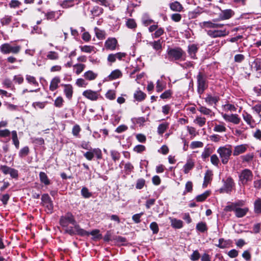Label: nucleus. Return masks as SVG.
I'll return each instance as SVG.
<instances>
[{
  "label": "nucleus",
  "mask_w": 261,
  "mask_h": 261,
  "mask_svg": "<svg viewBox=\"0 0 261 261\" xmlns=\"http://www.w3.org/2000/svg\"><path fill=\"white\" fill-rule=\"evenodd\" d=\"M61 225L65 228V231L70 235L78 234L81 236L88 234V233L80 227L70 213H66L61 217L60 220Z\"/></svg>",
  "instance_id": "obj_1"
},
{
  "label": "nucleus",
  "mask_w": 261,
  "mask_h": 261,
  "mask_svg": "<svg viewBox=\"0 0 261 261\" xmlns=\"http://www.w3.org/2000/svg\"><path fill=\"white\" fill-rule=\"evenodd\" d=\"M196 78L197 81V92L199 94H201L208 86L206 75L204 73L199 72Z\"/></svg>",
  "instance_id": "obj_2"
},
{
  "label": "nucleus",
  "mask_w": 261,
  "mask_h": 261,
  "mask_svg": "<svg viewBox=\"0 0 261 261\" xmlns=\"http://www.w3.org/2000/svg\"><path fill=\"white\" fill-rule=\"evenodd\" d=\"M167 54L168 59L170 61L181 60L185 53L180 48L177 47L168 49Z\"/></svg>",
  "instance_id": "obj_3"
},
{
  "label": "nucleus",
  "mask_w": 261,
  "mask_h": 261,
  "mask_svg": "<svg viewBox=\"0 0 261 261\" xmlns=\"http://www.w3.org/2000/svg\"><path fill=\"white\" fill-rule=\"evenodd\" d=\"M217 152L220 155L222 163L223 164H226L229 161L230 156L232 153V151L229 148L220 147L218 149Z\"/></svg>",
  "instance_id": "obj_4"
},
{
  "label": "nucleus",
  "mask_w": 261,
  "mask_h": 261,
  "mask_svg": "<svg viewBox=\"0 0 261 261\" xmlns=\"http://www.w3.org/2000/svg\"><path fill=\"white\" fill-rule=\"evenodd\" d=\"M253 174L251 171L248 169L242 170L239 176V181L243 185H246L253 179Z\"/></svg>",
  "instance_id": "obj_5"
},
{
  "label": "nucleus",
  "mask_w": 261,
  "mask_h": 261,
  "mask_svg": "<svg viewBox=\"0 0 261 261\" xmlns=\"http://www.w3.org/2000/svg\"><path fill=\"white\" fill-rule=\"evenodd\" d=\"M21 49L19 45L11 46L9 43H4L0 46V50L2 53L5 54L12 53L14 54H18Z\"/></svg>",
  "instance_id": "obj_6"
},
{
  "label": "nucleus",
  "mask_w": 261,
  "mask_h": 261,
  "mask_svg": "<svg viewBox=\"0 0 261 261\" xmlns=\"http://www.w3.org/2000/svg\"><path fill=\"white\" fill-rule=\"evenodd\" d=\"M219 29H215L214 30H210L207 31V34L212 38H217L225 37L229 34V31L224 29L223 27Z\"/></svg>",
  "instance_id": "obj_7"
},
{
  "label": "nucleus",
  "mask_w": 261,
  "mask_h": 261,
  "mask_svg": "<svg viewBox=\"0 0 261 261\" xmlns=\"http://www.w3.org/2000/svg\"><path fill=\"white\" fill-rule=\"evenodd\" d=\"M234 185L233 179L231 177H228L224 181L223 186L219 189V192L230 193Z\"/></svg>",
  "instance_id": "obj_8"
},
{
  "label": "nucleus",
  "mask_w": 261,
  "mask_h": 261,
  "mask_svg": "<svg viewBox=\"0 0 261 261\" xmlns=\"http://www.w3.org/2000/svg\"><path fill=\"white\" fill-rule=\"evenodd\" d=\"M83 95L92 101L97 100L100 97L99 91H93L91 89L84 91L83 92Z\"/></svg>",
  "instance_id": "obj_9"
},
{
  "label": "nucleus",
  "mask_w": 261,
  "mask_h": 261,
  "mask_svg": "<svg viewBox=\"0 0 261 261\" xmlns=\"http://www.w3.org/2000/svg\"><path fill=\"white\" fill-rule=\"evenodd\" d=\"M216 20H213L212 21H203L200 23V25L203 28L210 29H219L224 27V24L222 23H216Z\"/></svg>",
  "instance_id": "obj_10"
},
{
  "label": "nucleus",
  "mask_w": 261,
  "mask_h": 261,
  "mask_svg": "<svg viewBox=\"0 0 261 261\" xmlns=\"http://www.w3.org/2000/svg\"><path fill=\"white\" fill-rule=\"evenodd\" d=\"M61 86L63 87V92L66 98L70 100L72 99L73 93V88L70 84H62Z\"/></svg>",
  "instance_id": "obj_11"
},
{
  "label": "nucleus",
  "mask_w": 261,
  "mask_h": 261,
  "mask_svg": "<svg viewBox=\"0 0 261 261\" xmlns=\"http://www.w3.org/2000/svg\"><path fill=\"white\" fill-rule=\"evenodd\" d=\"M222 117L226 121L230 122L236 124H239L240 121V119L237 114L227 115L224 114H223Z\"/></svg>",
  "instance_id": "obj_12"
},
{
  "label": "nucleus",
  "mask_w": 261,
  "mask_h": 261,
  "mask_svg": "<svg viewBox=\"0 0 261 261\" xmlns=\"http://www.w3.org/2000/svg\"><path fill=\"white\" fill-rule=\"evenodd\" d=\"M62 15L61 11H49L45 13V16L47 20H57Z\"/></svg>",
  "instance_id": "obj_13"
},
{
  "label": "nucleus",
  "mask_w": 261,
  "mask_h": 261,
  "mask_svg": "<svg viewBox=\"0 0 261 261\" xmlns=\"http://www.w3.org/2000/svg\"><path fill=\"white\" fill-rule=\"evenodd\" d=\"M126 54L124 53H117L116 54H111L109 55L108 57V61L109 62L113 63L116 61V59L119 60H122L123 57H125Z\"/></svg>",
  "instance_id": "obj_14"
},
{
  "label": "nucleus",
  "mask_w": 261,
  "mask_h": 261,
  "mask_svg": "<svg viewBox=\"0 0 261 261\" xmlns=\"http://www.w3.org/2000/svg\"><path fill=\"white\" fill-rule=\"evenodd\" d=\"M117 41L115 38H110L105 42L106 49L113 50L115 49Z\"/></svg>",
  "instance_id": "obj_15"
},
{
  "label": "nucleus",
  "mask_w": 261,
  "mask_h": 261,
  "mask_svg": "<svg viewBox=\"0 0 261 261\" xmlns=\"http://www.w3.org/2000/svg\"><path fill=\"white\" fill-rule=\"evenodd\" d=\"M247 147L248 146L246 144H241L235 146L234 147L233 155L234 156H237L244 153L247 150Z\"/></svg>",
  "instance_id": "obj_16"
},
{
  "label": "nucleus",
  "mask_w": 261,
  "mask_h": 261,
  "mask_svg": "<svg viewBox=\"0 0 261 261\" xmlns=\"http://www.w3.org/2000/svg\"><path fill=\"white\" fill-rule=\"evenodd\" d=\"M204 100L209 105H213V104L216 105L219 100V97L218 96H213L210 94H207L206 97L204 98Z\"/></svg>",
  "instance_id": "obj_17"
},
{
  "label": "nucleus",
  "mask_w": 261,
  "mask_h": 261,
  "mask_svg": "<svg viewBox=\"0 0 261 261\" xmlns=\"http://www.w3.org/2000/svg\"><path fill=\"white\" fill-rule=\"evenodd\" d=\"M230 242L229 240H226L223 238H221L219 239L218 244H216V246L220 248L224 249L230 246Z\"/></svg>",
  "instance_id": "obj_18"
},
{
  "label": "nucleus",
  "mask_w": 261,
  "mask_h": 261,
  "mask_svg": "<svg viewBox=\"0 0 261 261\" xmlns=\"http://www.w3.org/2000/svg\"><path fill=\"white\" fill-rule=\"evenodd\" d=\"M61 80L59 77L56 76L54 77L51 81L49 85V90L54 91L58 88V85L60 83Z\"/></svg>",
  "instance_id": "obj_19"
},
{
  "label": "nucleus",
  "mask_w": 261,
  "mask_h": 261,
  "mask_svg": "<svg viewBox=\"0 0 261 261\" xmlns=\"http://www.w3.org/2000/svg\"><path fill=\"white\" fill-rule=\"evenodd\" d=\"M197 109L201 114L205 115L212 117L215 115L214 113L211 110L200 105H199V107Z\"/></svg>",
  "instance_id": "obj_20"
},
{
  "label": "nucleus",
  "mask_w": 261,
  "mask_h": 261,
  "mask_svg": "<svg viewBox=\"0 0 261 261\" xmlns=\"http://www.w3.org/2000/svg\"><path fill=\"white\" fill-rule=\"evenodd\" d=\"M213 173L212 171L207 170L205 173L204 177V181L203 183V187L205 188L207 187L208 183L211 182L212 179Z\"/></svg>",
  "instance_id": "obj_21"
},
{
  "label": "nucleus",
  "mask_w": 261,
  "mask_h": 261,
  "mask_svg": "<svg viewBox=\"0 0 261 261\" xmlns=\"http://www.w3.org/2000/svg\"><path fill=\"white\" fill-rule=\"evenodd\" d=\"M248 208L247 207L245 208H240L236 207L235 209V215L238 218H242L244 217L248 211Z\"/></svg>",
  "instance_id": "obj_22"
},
{
  "label": "nucleus",
  "mask_w": 261,
  "mask_h": 261,
  "mask_svg": "<svg viewBox=\"0 0 261 261\" xmlns=\"http://www.w3.org/2000/svg\"><path fill=\"white\" fill-rule=\"evenodd\" d=\"M171 226L175 228L179 229L182 227L183 222L181 220L173 218H170Z\"/></svg>",
  "instance_id": "obj_23"
},
{
  "label": "nucleus",
  "mask_w": 261,
  "mask_h": 261,
  "mask_svg": "<svg viewBox=\"0 0 261 261\" xmlns=\"http://www.w3.org/2000/svg\"><path fill=\"white\" fill-rule=\"evenodd\" d=\"M233 12L230 9H227L222 11L220 15L221 19L225 20L230 18L233 15Z\"/></svg>",
  "instance_id": "obj_24"
},
{
  "label": "nucleus",
  "mask_w": 261,
  "mask_h": 261,
  "mask_svg": "<svg viewBox=\"0 0 261 261\" xmlns=\"http://www.w3.org/2000/svg\"><path fill=\"white\" fill-rule=\"evenodd\" d=\"M74 0H64L60 3V6L63 9H68L73 7Z\"/></svg>",
  "instance_id": "obj_25"
},
{
  "label": "nucleus",
  "mask_w": 261,
  "mask_h": 261,
  "mask_svg": "<svg viewBox=\"0 0 261 261\" xmlns=\"http://www.w3.org/2000/svg\"><path fill=\"white\" fill-rule=\"evenodd\" d=\"M243 117L244 120L248 125H249L251 127H253L254 121L250 114L247 113V112H245L243 114Z\"/></svg>",
  "instance_id": "obj_26"
},
{
  "label": "nucleus",
  "mask_w": 261,
  "mask_h": 261,
  "mask_svg": "<svg viewBox=\"0 0 261 261\" xmlns=\"http://www.w3.org/2000/svg\"><path fill=\"white\" fill-rule=\"evenodd\" d=\"M170 9L176 12H180L182 11L183 7L182 5L177 1H175L170 4Z\"/></svg>",
  "instance_id": "obj_27"
},
{
  "label": "nucleus",
  "mask_w": 261,
  "mask_h": 261,
  "mask_svg": "<svg viewBox=\"0 0 261 261\" xmlns=\"http://www.w3.org/2000/svg\"><path fill=\"white\" fill-rule=\"evenodd\" d=\"M198 50V47L195 44H191L188 46V53L191 58L195 59L196 58V53Z\"/></svg>",
  "instance_id": "obj_28"
},
{
  "label": "nucleus",
  "mask_w": 261,
  "mask_h": 261,
  "mask_svg": "<svg viewBox=\"0 0 261 261\" xmlns=\"http://www.w3.org/2000/svg\"><path fill=\"white\" fill-rule=\"evenodd\" d=\"M141 21L143 24L145 26H148L153 22V20L150 17L149 15L146 13L143 15Z\"/></svg>",
  "instance_id": "obj_29"
},
{
  "label": "nucleus",
  "mask_w": 261,
  "mask_h": 261,
  "mask_svg": "<svg viewBox=\"0 0 261 261\" xmlns=\"http://www.w3.org/2000/svg\"><path fill=\"white\" fill-rule=\"evenodd\" d=\"M97 76V74L92 70H88L84 73V77L85 79L89 81L95 80Z\"/></svg>",
  "instance_id": "obj_30"
},
{
  "label": "nucleus",
  "mask_w": 261,
  "mask_h": 261,
  "mask_svg": "<svg viewBox=\"0 0 261 261\" xmlns=\"http://www.w3.org/2000/svg\"><path fill=\"white\" fill-rule=\"evenodd\" d=\"M148 44L151 45L153 48L156 51L161 50L162 48V42L160 39L156 41L149 42Z\"/></svg>",
  "instance_id": "obj_31"
},
{
  "label": "nucleus",
  "mask_w": 261,
  "mask_h": 261,
  "mask_svg": "<svg viewBox=\"0 0 261 261\" xmlns=\"http://www.w3.org/2000/svg\"><path fill=\"white\" fill-rule=\"evenodd\" d=\"M251 67L253 70L255 71L261 70V59H255L252 63Z\"/></svg>",
  "instance_id": "obj_32"
},
{
  "label": "nucleus",
  "mask_w": 261,
  "mask_h": 261,
  "mask_svg": "<svg viewBox=\"0 0 261 261\" xmlns=\"http://www.w3.org/2000/svg\"><path fill=\"white\" fill-rule=\"evenodd\" d=\"M194 166V163L191 160H189L187 161L186 164L184 166V172L185 174L189 173Z\"/></svg>",
  "instance_id": "obj_33"
},
{
  "label": "nucleus",
  "mask_w": 261,
  "mask_h": 261,
  "mask_svg": "<svg viewBox=\"0 0 261 261\" xmlns=\"http://www.w3.org/2000/svg\"><path fill=\"white\" fill-rule=\"evenodd\" d=\"M91 14L93 16H98L100 15L103 12V9L97 6H94L90 11Z\"/></svg>",
  "instance_id": "obj_34"
},
{
  "label": "nucleus",
  "mask_w": 261,
  "mask_h": 261,
  "mask_svg": "<svg viewBox=\"0 0 261 261\" xmlns=\"http://www.w3.org/2000/svg\"><path fill=\"white\" fill-rule=\"evenodd\" d=\"M193 122L198 125L199 127H202L205 124L206 119L201 116H197L194 120Z\"/></svg>",
  "instance_id": "obj_35"
},
{
  "label": "nucleus",
  "mask_w": 261,
  "mask_h": 261,
  "mask_svg": "<svg viewBox=\"0 0 261 261\" xmlns=\"http://www.w3.org/2000/svg\"><path fill=\"white\" fill-rule=\"evenodd\" d=\"M122 76V73L120 70L118 69L113 71L111 74L109 75L108 77L110 80H115Z\"/></svg>",
  "instance_id": "obj_36"
},
{
  "label": "nucleus",
  "mask_w": 261,
  "mask_h": 261,
  "mask_svg": "<svg viewBox=\"0 0 261 261\" xmlns=\"http://www.w3.org/2000/svg\"><path fill=\"white\" fill-rule=\"evenodd\" d=\"M169 123L165 122L160 124L158 127V133L159 135H162L168 128Z\"/></svg>",
  "instance_id": "obj_37"
},
{
  "label": "nucleus",
  "mask_w": 261,
  "mask_h": 261,
  "mask_svg": "<svg viewBox=\"0 0 261 261\" xmlns=\"http://www.w3.org/2000/svg\"><path fill=\"white\" fill-rule=\"evenodd\" d=\"M196 229L201 232H204L205 231H206L207 230V227L206 226V224L205 222H200L197 224Z\"/></svg>",
  "instance_id": "obj_38"
},
{
  "label": "nucleus",
  "mask_w": 261,
  "mask_h": 261,
  "mask_svg": "<svg viewBox=\"0 0 261 261\" xmlns=\"http://www.w3.org/2000/svg\"><path fill=\"white\" fill-rule=\"evenodd\" d=\"M46 58L48 60H57L59 58V56L58 53L54 51H50L47 53Z\"/></svg>",
  "instance_id": "obj_39"
},
{
  "label": "nucleus",
  "mask_w": 261,
  "mask_h": 261,
  "mask_svg": "<svg viewBox=\"0 0 261 261\" xmlns=\"http://www.w3.org/2000/svg\"><path fill=\"white\" fill-rule=\"evenodd\" d=\"M39 177L41 182L43 183L45 185H48L50 184V181L44 172H41L39 173Z\"/></svg>",
  "instance_id": "obj_40"
},
{
  "label": "nucleus",
  "mask_w": 261,
  "mask_h": 261,
  "mask_svg": "<svg viewBox=\"0 0 261 261\" xmlns=\"http://www.w3.org/2000/svg\"><path fill=\"white\" fill-rule=\"evenodd\" d=\"M146 94L141 91H137L134 93V98L137 101H142L145 99Z\"/></svg>",
  "instance_id": "obj_41"
},
{
  "label": "nucleus",
  "mask_w": 261,
  "mask_h": 261,
  "mask_svg": "<svg viewBox=\"0 0 261 261\" xmlns=\"http://www.w3.org/2000/svg\"><path fill=\"white\" fill-rule=\"evenodd\" d=\"M226 130V128L224 123H222L219 124H215L214 128V131L218 133L225 132Z\"/></svg>",
  "instance_id": "obj_42"
},
{
  "label": "nucleus",
  "mask_w": 261,
  "mask_h": 261,
  "mask_svg": "<svg viewBox=\"0 0 261 261\" xmlns=\"http://www.w3.org/2000/svg\"><path fill=\"white\" fill-rule=\"evenodd\" d=\"M210 192L208 191H205L204 193L198 195L196 198V201L198 202H202L205 200L206 198L210 195Z\"/></svg>",
  "instance_id": "obj_43"
},
{
  "label": "nucleus",
  "mask_w": 261,
  "mask_h": 261,
  "mask_svg": "<svg viewBox=\"0 0 261 261\" xmlns=\"http://www.w3.org/2000/svg\"><path fill=\"white\" fill-rule=\"evenodd\" d=\"M254 212L255 213H261V199L258 198L254 202Z\"/></svg>",
  "instance_id": "obj_44"
},
{
  "label": "nucleus",
  "mask_w": 261,
  "mask_h": 261,
  "mask_svg": "<svg viewBox=\"0 0 261 261\" xmlns=\"http://www.w3.org/2000/svg\"><path fill=\"white\" fill-rule=\"evenodd\" d=\"M254 154L253 153H249L245 155H242L241 159L243 162H251L254 158Z\"/></svg>",
  "instance_id": "obj_45"
},
{
  "label": "nucleus",
  "mask_w": 261,
  "mask_h": 261,
  "mask_svg": "<svg viewBox=\"0 0 261 261\" xmlns=\"http://www.w3.org/2000/svg\"><path fill=\"white\" fill-rule=\"evenodd\" d=\"M94 32L97 38L99 39H103L105 38V33L103 31L97 28H94Z\"/></svg>",
  "instance_id": "obj_46"
},
{
  "label": "nucleus",
  "mask_w": 261,
  "mask_h": 261,
  "mask_svg": "<svg viewBox=\"0 0 261 261\" xmlns=\"http://www.w3.org/2000/svg\"><path fill=\"white\" fill-rule=\"evenodd\" d=\"M126 25L129 29H135L137 27V23L133 19L129 18L126 21Z\"/></svg>",
  "instance_id": "obj_47"
},
{
  "label": "nucleus",
  "mask_w": 261,
  "mask_h": 261,
  "mask_svg": "<svg viewBox=\"0 0 261 261\" xmlns=\"http://www.w3.org/2000/svg\"><path fill=\"white\" fill-rule=\"evenodd\" d=\"M26 80L30 84H33L35 86H38V83L36 81L35 77L33 76H31L30 75H27Z\"/></svg>",
  "instance_id": "obj_48"
},
{
  "label": "nucleus",
  "mask_w": 261,
  "mask_h": 261,
  "mask_svg": "<svg viewBox=\"0 0 261 261\" xmlns=\"http://www.w3.org/2000/svg\"><path fill=\"white\" fill-rule=\"evenodd\" d=\"M164 33V30L163 28H158L155 32L152 34L151 36L153 38H157L162 36Z\"/></svg>",
  "instance_id": "obj_49"
},
{
  "label": "nucleus",
  "mask_w": 261,
  "mask_h": 261,
  "mask_svg": "<svg viewBox=\"0 0 261 261\" xmlns=\"http://www.w3.org/2000/svg\"><path fill=\"white\" fill-rule=\"evenodd\" d=\"M203 146V143L201 141H193L190 144L191 149H195L197 148H201Z\"/></svg>",
  "instance_id": "obj_50"
},
{
  "label": "nucleus",
  "mask_w": 261,
  "mask_h": 261,
  "mask_svg": "<svg viewBox=\"0 0 261 261\" xmlns=\"http://www.w3.org/2000/svg\"><path fill=\"white\" fill-rule=\"evenodd\" d=\"M145 184V180L143 178H139L137 180L136 188L137 189H142Z\"/></svg>",
  "instance_id": "obj_51"
},
{
  "label": "nucleus",
  "mask_w": 261,
  "mask_h": 261,
  "mask_svg": "<svg viewBox=\"0 0 261 261\" xmlns=\"http://www.w3.org/2000/svg\"><path fill=\"white\" fill-rule=\"evenodd\" d=\"M73 67L76 68L75 73L77 74L81 73L84 69L85 65L82 64H76L73 65Z\"/></svg>",
  "instance_id": "obj_52"
},
{
  "label": "nucleus",
  "mask_w": 261,
  "mask_h": 261,
  "mask_svg": "<svg viewBox=\"0 0 261 261\" xmlns=\"http://www.w3.org/2000/svg\"><path fill=\"white\" fill-rule=\"evenodd\" d=\"M81 49L82 51L87 53H90L94 51V47L89 45H85L81 47Z\"/></svg>",
  "instance_id": "obj_53"
},
{
  "label": "nucleus",
  "mask_w": 261,
  "mask_h": 261,
  "mask_svg": "<svg viewBox=\"0 0 261 261\" xmlns=\"http://www.w3.org/2000/svg\"><path fill=\"white\" fill-rule=\"evenodd\" d=\"M29 152V147L27 146L21 148L19 152V155L21 158H23L24 156H27Z\"/></svg>",
  "instance_id": "obj_54"
},
{
  "label": "nucleus",
  "mask_w": 261,
  "mask_h": 261,
  "mask_svg": "<svg viewBox=\"0 0 261 261\" xmlns=\"http://www.w3.org/2000/svg\"><path fill=\"white\" fill-rule=\"evenodd\" d=\"M46 103V102H35L33 103L32 106L35 109H42L45 107Z\"/></svg>",
  "instance_id": "obj_55"
},
{
  "label": "nucleus",
  "mask_w": 261,
  "mask_h": 261,
  "mask_svg": "<svg viewBox=\"0 0 261 261\" xmlns=\"http://www.w3.org/2000/svg\"><path fill=\"white\" fill-rule=\"evenodd\" d=\"M64 100L61 96H58L55 100L54 105L58 108H61L63 106Z\"/></svg>",
  "instance_id": "obj_56"
},
{
  "label": "nucleus",
  "mask_w": 261,
  "mask_h": 261,
  "mask_svg": "<svg viewBox=\"0 0 261 261\" xmlns=\"http://www.w3.org/2000/svg\"><path fill=\"white\" fill-rule=\"evenodd\" d=\"M211 162L215 166H218L219 159L216 154H213L211 156Z\"/></svg>",
  "instance_id": "obj_57"
},
{
  "label": "nucleus",
  "mask_w": 261,
  "mask_h": 261,
  "mask_svg": "<svg viewBox=\"0 0 261 261\" xmlns=\"http://www.w3.org/2000/svg\"><path fill=\"white\" fill-rule=\"evenodd\" d=\"M106 97L110 100L114 99L116 97L115 91L111 90H109L106 94Z\"/></svg>",
  "instance_id": "obj_58"
},
{
  "label": "nucleus",
  "mask_w": 261,
  "mask_h": 261,
  "mask_svg": "<svg viewBox=\"0 0 261 261\" xmlns=\"http://www.w3.org/2000/svg\"><path fill=\"white\" fill-rule=\"evenodd\" d=\"M12 20V16H6L3 17L1 20V23L3 25H8Z\"/></svg>",
  "instance_id": "obj_59"
},
{
  "label": "nucleus",
  "mask_w": 261,
  "mask_h": 261,
  "mask_svg": "<svg viewBox=\"0 0 261 261\" xmlns=\"http://www.w3.org/2000/svg\"><path fill=\"white\" fill-rule=\"evenodd\" d=\"M150 228L152 231L153 234H156L159 232V227L156 222H152L150 224Z\"/></svg>",
  "instance_id": "obj_60"
},
{
  "label": "nucleus",
  "mask_w": 261,
  "mask_h": 261,
  "mask_svg": "<svg viewBox=\"0 0 261 261\" xmlns=\"http://www.w3.org/2000/svg\"><path fill=\"white\" fill-rule=\"evenodd\" d=\"M81 194L85 198H89L91 194L89 192L88 189L86 187H83L81 190Z\"/></svg>",
  "instance_id": "obj_61"
},
{
  "label": "nucleus",
  "mask_w": 261,
  "mask_h": 261,
  "mask_svg": "<svg viewBox=\"0 0 261 261\" xmlns=\"http://www.w3.org/2000/svg\"><path fill=\"white\" fill-rule=\"evenodd\" d=\"M200 257V253L198 252L197 250H195L193 251V253L191 254L190 256V259L193 261L197 260Z\"/></svg>",
  "instance_id": "obj_62"
},
{
  "label": "nucleus",
  "mask_w": 261,
  "mask_h": 261,
  "mask_svg": "<svg viewBox=\"0 0 261 261\" xmlns=\"http://www.w3.org/2000/svg\"><path fill=\"white\" fill-rule=\"evenodd\" d=\"M76 84L77 86L81 87H86L87 85V83L86 82L85 80L80 78L78 79L76 81Z\"/></svg>",
  "instance_id": "obj_63"
},
{
  "label": "nucleus",
  "mask_w": 261,
  "mask_h": 261,
  "mask_svg": "<svg viewBox=\"0 0 261 261\" xmlns=\"http://www.w3.org/2000/svg\"><path fill=\"white\" fill-rule=\"evenodd\" d=\"M111 155L114 161H116L118 160L120 156V153L118 151L115 150L111 151Z\"/></svg>",
  "instance_id": "obj_64"
}]
</instances>
